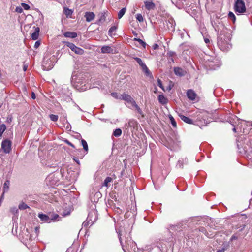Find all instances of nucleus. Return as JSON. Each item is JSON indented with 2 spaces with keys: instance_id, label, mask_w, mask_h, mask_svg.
<instances>
[{
  "instance_id": "1",
  "label": "nucleus",
  "mask_w": 252,
  "mask_h": 252,
  "mask_svg": "<svg viewBox=\"0 0 252 252\" xmlns=\"http://www.w3.org/2000/svg\"><path fill=\"white\" fill-rule=\"evenodd\" d=\"M231 36L229 33L224 31L220 32L218 37L217 44L219 48L223 51H226L232 47L230 43Z\"/></svg>"
},
{
  "instance_id": "2",
  "label": "nucleus",
  "mask_w": 252,
  "mask_h": 252,
  "mask_svg": "<svg viewBox=\"0 0 252 252\" xmlns=\"http://www.w3.org/2000/svg\"><path fill=\"white\" fill-rule=\"evenodd\" d=\"M122 234L120 232H119L118 237L120 242L121 244L123 250L125 251V248L129 252H136L138 249L136 243L133 241L129 234L127 236H125V243L123 242L122 238Z\"/></svg>"
},
{
  "instance_id": "3",
  "label": "nucleus",
  "mask_w": 252,
  "mask_h": 252,
  "mask_svg": "<svg viewBox=\"0 0 252 252\" xmlns=\"http://www.w3.org/2000/svg\"><path fill=\"white\" fill-rule=\"evenodd\" d=\"M38 216L41 221L48 223L50 222L51 221L56 220L59 217L58 214L51 213H49L48 215L42 213H39Z\"/></svg>"
},
{
  "instance_id": "4",
  "label": "nucleus",
  "mask_w": 252,
  "mask_h": 252,
  "mask_svg": "<svg viewBox=\"0 0 252 252\" xmlns=\"http://www.w3.org/2000/svg\"><path fill=\"white\" fill-rule=\"evenodd\" d=\"M235 10L240 13H244L246 11L245 3L243 0H237L235 4Z\"/></svg>"
},
{
  "instance_id": "5",
  "label": "nucleus",
  "mask_w": 252,
  "mask_h": 252,
  "mask_svg": "<svg viewBox=\"0 0 252 252\" xmlns=\"http://www.w3.org/2000/svg\"><path fill=\"white\" fill-rule=\"evenodd\" d=\"M11 142L10 140L6 139L2 142L1 150L5 154L9 153L11 150Z\"/></svg>"
},
{
  "instance_id": "6",
  "label": "nucleus",
  "mask_w": 252,
  "mask_h": 252,
  "mask_svg": "<svg viewBox=\"0 0 252 252\" xmlns=\"http://www.w3.org/2000/svg\"><path fill=\"white\" fill-rule=\"evenodd\" d=\"M81 144L84 150V153H82V151L81 149L77 150L76 152H78L77 154L78 155L79 157L80 158H82L85 156V155H86L88 152V146L87 142L84 139H83L81 140Z\"/></svg>"
},
{
  "instance_id": "7",
  "label": "nucleus",
  "mask_w": 252,
  "mask_h": 252,
  "mask_svg": "<svg viewBox=\"0 0 252 252\" xmlns=\"http://www.w3.org/2000/svg\"><path fill=\"white\" fill-rule=\"evenodd\" d=\"M133 59L137 62L139 65L141 67L143 71L147 76L151 75V72L148 69L146 65L142 62V60L138 57H134Z\"/></svg>"
},
{
  "instance_id": "8",
  "label": "nucleus",
  "mask_w": 252,
  "mask_h": 252,
  "mask_svg": "<svg viewBox=\"0 0 252 252\" xmlns=\"http://www.w3.org/2000/svg\"><path fill=\"white\" fill-rule=\"evenodd\" d=\"M66 45L76 54L82 55L84 53V50L76 46L72 43L67 42Z\"/></svg>"
},
{
  "instance_id": "9",
  "label": "nucleus",
  "mask_w": 252,
  "mask_h": 252,
  "mask_svg": "<svg viewBox=\"0 0 252 252\" xmlns=\"http://www.w3.org/2000/svg\"><path fill=\"white\" fill-rule=\"evenodd\" d=\"M122 100H125L127 103L131 104V106L135 103L134 99L129 94L124 93V95L122 97Z\"/></svg>"
},
{
  "instance_id": "10",
  "label": "nucleus",
  "mask_w": 252,
  "mask_h": 252,
  "mask_svg": "<svg viewBox=\"0 0 252 252\" xmlns=\"http://www.w3.org/2000/svg\"><path fill=\"white\" fill-rule=\"evenodd\" d=\"M174 72L175 75L179 76H184L186 74V71L185 70L179 67H174Z\"/></svg>"
},
{
  "instance_id": "11",
  "label": "nucleus",
  "mask_w": 252,
  "mask_h": 252,
  "mask_svg": "<svg viewBox=\"0 0 252 252\" xmlns=\"http://www.w3.org/2000/svg\"><path fill=\"white\" fill-rule=\"evenodd\" d=\"M145 8L148 10H154L155 9V4L152 1H146L144 2Z\"/></svg>"
},
{
  "instance_id": "12",
  "label": "nucleus",
  "mask_w": 252,
  "mask_h": 252,
  "mask_svg": "<svg viewBox=\"0 0 252 252\" xmlns=\"http://www.w3.org/2000/svg\"><path fill=\"white\" fill-rule=\"evenodd\" d=\"M85 17L87 22L92 21L95 17V15L92 12H86L85 14Z\"/></svg>"
},
{
  "instance_id": "13",
  "label": "nucleus",
  "mask_w": 252,
  "mask_h": 252,
  "mask_svg": "<svg viewBox=\"0 0 252 252\" xmlns=\"http://www.w3.org/2000/svg\"><path fill=\"white\" fill-rule=\"evenodd\" d=\"M187 95L188 98L191 100H194L196 96V94L192 90H188L187 92Z\"/></svg>"
},
{
  "instance_id": "14",
  "label": "nucleus",
  "mask_w": 252,
  "mask_h": 252,
  "mask_svg": "<svg viewBox=\"0 0 252 252\" xmlns=\"http://www.w3.org/2000/svg\"><path fill=\"white\" fill-rule=\"evenodd\" d=\"M101 53H113V49L109 46H104L101 48Z\"/></svg>"
},
{
  "instance_id": "15",
  "label": "nucleus",
  "mask_w": 252,
  "mask_h": 252,
  "mask_svg": "<svg viewBox=\"0 0 252 252\" xmlns=\"http://www.w3.org/2000/svg\"><path fill=\"white\" fill-rule=\"evenodd\" d=\"M63 35L65 37L74 38L77 37V34L75 32H66L63 33Z\"/></svg>"
},
{
  "instance_id": "16",
  "label": "nucleus",
  "mask_w": 252,
  "mask_h": 252,
  "mask_svg": "<svg viewBox=\"0 0 252 252\" xmlns=\"http://www.w3.org/2000/svg\"><path fill=\"white\" fill-rule=\"evenodd\" d=\"M179 117L180 119L184 122L187 124H193V120L189 118L186 117L183 115L180 114Z\"/></svg>"
},
{
  "instance_id": "17",
  "label": "nucleus",
  "mask_w": 252,
  "mask_h": 252,
  "mask_svg": "<svg viewBox=\"0 0 252 252\" xmlns=\"http://www.w3.org/2000/svg\"><path fill=\"white\" fill-rule=\"evenodd\" d=\"M158 99L160 103L162 105L166 104L168 103V99L163 94H159L158 97Z\"/></svg>"
},
{
  "instance_id": "18",
  "label": "nucleus",
  "mask_w": 252,
  "mask_h": 252,
  "mask_svg": "<svg viewBox=\"0 0 252 252\" xmlns=\"http://www.w3.org/2000/svg\"><path fill=\"white\" fill-rule=\"evenodd\" d=\"M40 29L39 27H36L35 28L34 32L32 34V38L33 40H35L37 39L39 36V32Z\"/></svg>"
},
{
  "instance_id": "19",
  "label": "nucleus",
  "mask_w": 252,
  "mask_h": 252,
  "mask_svg": "<svg viewBox=\"0 0 252 252\" xmlns=\"http://www.w3.org/2000/svg\"><path fill=\"white\" fill-rule=\"evenodd\" d=\"M112 181V179L111 177H107L105 178L103 183V186H105L106 187H108L110 186V183Z\"/></svg>"
},
{
  "instance_id": "20",
  "label": "nucleus",
  "mask_w": 252,
  "mask_h": 252,
  "mask_svg": "<svg viewBox=\"0 0 252 252\" xmlns=\"http://www.w3.org/2000/svg\"><path fill=\"white\" fill-rule=\"evenodd\" d=\"M117 29V27L116 26L111 27L108 31V35L110 36H112L113 34H115Z\"/></svg>"
},
{
  "instance_id": "21",
  "label": "nucleus",
  "mask_w": 252,
  "mask_h": 252,
  "mask_svg": "<svg viewBox=\"0 0 252 252\" xmlns=\"http://www.w3.org/2000/svg\"><path fill=\"white\" fill-rule=\"evenodd\" d=\"M10 185V182L8 180H6L3 185V194L6 191H7L9 189V186Z\"/></svg>"
},
{
  "instance_id": "22",
  "label": "nucleus",
  "mask_w": 252,
  "mask_h": 252,
  "mask_svg": "<svg viewBox=\"0 0 252 252\" xmlns=\"http://www.w3.org/2000/svg\"><path fill=\"white\" fill-rule=\"evenodd\" d=\"M63 12L66 17H70L72 14V11L67 7L64 8Z\"/></svg>"
},
{
  "instance_id": "23",
  "label": "nucleus",
  "mask_w": 252,
  "mask_h": 252,
  "mask_svg": "<svg viewBox=\"0 0 252 252\" xmlns=\"http://www.w3.org/2000/svg\"><path fill=\"white\" fill-rule=\"evenodd\" d=\"M135 108L137 113L139 114L142 117H144V114L143 111L141 109V108L138 106V105L135 103L132 106Z\"/></svg>"
},
{
  "instance_id": "24",
  "label": "nucleus",
  "mask_w": 252,
  "mask_h": 252,
  "mask_svg": "<svg viewBox=\"0 0 252 252\" xmlns=\"http://www.w3.org/2000/svg\"><path fill=\"white\" fill-rule=\"evenodd\" d=\"M111 95L112 96H113L114 98L116 99L122 100V97L124 95V93L121 94H118L116 92H113L111 94Z\"/></svg>"
},
{
  "instance_id": "25",
  "label": "nucleus",
  "mask_w": 252,
  "mask_h": 252,
  "mask_svg": "<svg viewBox=\"0 0 252 252\" xmlns=\"http://www.w3.org/2000/svg\"><path fill=\"white\" fill-rule=\"evenodd\" d=\"M105 13H101L99 15V18L98 19V23H103L105 21L106 19V16L105 15Z\"/></svg>"
},
{
  "instance_id": "26",
  "label": "nucleus",
  "mask_w": 252,
  "mask_h": 252,
  "mask_svg": "<svg viewBox=\"0 0 252 252\" xmlns=\"http://www.w3.org/2000/svg\"><path fill=\"white\" fill-rule=\"evenodd\" d=\"M121 134H122V130L120 128L116 129L114 131L113 133V135L116 137L120 136Z\"/></svg>"
},
{
  "instance_id": "27",
  "label": "nucleus",
  "mask_w": 252,
  "mask_h": 252,
  "mask_svg": "<svg viewBox=\"0 0 252 252\" xmlns=\"http://www.w3.org/2000/svg\"><path fill=\"white\" fill-rule=\"evenodd\" d=\"M126 11V8H123L118 13V18L121 19L125 14Z\"/></svg>"
},
{
  "instance_id": "28",
  "label": "nucleus",
  "mask_w": 252,
  "mask_h": 252,
  "mask_svg": "<svg viewBox=\"0 0 252 252\" xmlns=\"http://www.w3.org/2000/svg\"><path fill=\"white\" fill-rule=\"evenodd\" d=\"M5 129L6 126L4 124L0 125V137L2 136Z\"/></svg>"
},
{
  "instance_id": "29",
  "label": "nucleus",
  "mask_w": 252,
  "mask_h": 252,
  "mask_svg": "<svg viewBox=\"0 0 252 252\" xmlns=\"http://www.w3.org/2000/svg\"><path fill=\"white\" fill-rule=\"evenodd\" d=\"M169 117V119H170V120L172 125L173 126V127H176L177 126V125H176V122L174 118L171 115H170Z\"/></svg>"
},
{
  "instance_id": "30",
  "label": "nucleus",
  "mask_w": 252,
  "mask_h": 252,
  "mask_svg": "<svg viewBox=\"0 0 252 252\" xmlns=\"http://www.w3.org/2000/svg\"><path fill=\"white\" fill-rule=\"evenodd\" d=\"M29 208V206L25 204V203L22 202V203L20 204L19 205V209L20 210H25L26 209Z\"/></svg>"
},
{
  "instance_id": "31",
  "label": "nucleus",
  "mask_w": 252,
  "mask_h": 252,
  "mask_svg": "<svg viewBox=\"0 0 252 252\" xmlns=\"http://www.w3.org/2000/svg\"><path fill=\"white\" fill-rule=\"evenodd\" d=\"M134 40L138 41L142 46H143L144 48H145L146 43L145 42H144L142 40L139 38H134Z\"/></svg>"
},
{
  "instance_id": "32",
  "label": "nucleus",
  "mask_w": 252,
  "mask_h": 252,
  "mask_svg": "<svg viewBox=\"0 0 252 252\" xmlns=\"http://www.w3.org/2000/svg\"><path fill=\"white\" fill-rule=\"evenodd\" d=\"M228 18L231 19L233 21V22H235L236 20V17L233 12H229V13H228Z\"/></svg>"
},
{
  "instance_id": "33",
  "label": "nucleus",
  "mask_w": 252,
  "mask_h": 252,
  "mask_svg": "<svg viewBox=\"0 0 252 252\" xmlns=\"http://www.w3.org/2000/svg\"><path fill=\"white\" fill-rule=\"evenodd\" d=\"M50 119L53 122H56L58 119V116L54 114H51L49 115Z\"/></svg>"
},
{
  "instance_id": "34",
  "label": "nucleus",
  "mask_w": 252,
  "mask_h": 252,
  "mask_svg": "<svg viewBox=\"0 0 252 252\" xmlns=\"http://www.w3.org/2000/svg\"><path fill=\"white\" fill-rule=\"evenodd\" d=\"M228 247L229 246L228 245H223V247L221 249H218L217 251V252H224L225 251H226Z\"/></svg>"
},
{
  "instance_id": "35",
  "label": "nucleus",
  "mask_w": 252,
  "mask_h": 252,
  "mask_svg": "<svg viewBox=\"0 0 252 252\" xmlns=\"http://www.w3.org/2000/svg\"><path fill=\"white\" fill-rule=\"evenodd\" d=\"M136 19L140 22L143 21V18L141 14H137L136 15Z\"/></svg>"
},
{
  "instance_id": "36",
  "label": "nucleus",
  "mask_w": 252,
  "mask_h": 252,
  "mask_svg": "<svg viewBox=\"0 0 252 252\" xmlns=\"http://www.w3.org/2000/svg\"><path fill=\"white\" fill-rule=\"evenodd\" d=\"M183 162H184L183 160H179L177 163V165H176L177 167L180 168H183Z\"/></svg>"
},
{
  "instance_id": "37",
  "label": "nucleus",
  "mask_w": 252,
  "mask_h": 252,
  "mask_svg": "<svg viewBox=\"0 0 252 252\" xmlns=\"http://www.w3.org/2000/svg\"><path fill=\"white\" fill-rule=\"evenodd\" d=\"M21 5H22V6L23 7V8L25 10H29L30 8V6L28 4H26V3H22L21 4Z\"/></svg>"
},
{
  "instance_id": "38",
  "label": "nucleus",
  "mask_w": 252,
  "mask_h": 252,
  "mask_svg": "<svg viewBox=\"0 0 252 252\" xmlns=\"http://www.w3.org/2000/svg\"><path fill=\"white\" fill-rule=\"evenodd\" d=\"M158 85L164 91V88H163V86L162 85V81L160 79H158Z\"/></svg>"
},
{
  "instance_id": "39",
  "label": "nucleus",
  "mask_w": 252,
  "mask_h": 252,
  "mask_svg": "<svg viewBox=\"0 0 252 252\" xmlns=\"http://www.w3.org/2000/svg\"><path fill=\"white\" fill-rule=\"evenodd\" d=\"M40 42L39 41H37L35 42L34 44V47L36 49H37L40 45Z\"/></svg>"
},
{
  "instance_id": "40",
  "label": "nucleus",
  "mask_w": 252,
  "mask_h": 252,
  "mask_svg": "<svg viewBox=\"0 0 252 252\" xmlns=\"http://www.w3.org/2000/svg\"><path fill=\"white\" fill-rule=\"evenodd\" d=\"M64 142L68 145L71 146L73 148H75L74 145L73 144H72L70 142H69L68 140H65Z\"/></svg>"
},
{
  "instance_id": "41",
  "label": "nucleus",
  "mask_w": 252,
  "mask_h": 252,
  "mask_svg": "<svg viewBox=\"0 0 252 252\" xmlns=\"http://www.w3.org/2000/svg\"><path fill=\"white\" fill-rule=\"evenodd\" d=\"M73 159L74 161H75L78 165L80 164V161L78 159V158L75 157H73Z\"/></svg>"
},
{
  "instance_id": "42",
  "label": "nucleus",
  "mask_w": 252,
  "mask_h": 252,
  "mask_svg": "<svg viewBox=\"0 0 252 252\" xmlns=\"http://www.w3.org/2000/svg\"><path fill=\"white\" fill-rule=\"evenodd\" d=\"M159 46L158 44L155 43L153 45V48L154 50L157 49L158 48Z\"/></svg>"
},
{
  "instance_id": "43",
  "label": "nucleus",
  "mask_w": 252,
  "mask_h": 252,
  "mask_svg": "<svg viewBox=\"0 0 252 252\" xmlns=\"http://www.w3.org/2000/svg\"><path fill=\"white\" fill-rule=\"evenodd\" d=\"M168 54L170 56V57H173V56H174L175 55V53L174 52H172V51H170V52H169L168 53Z\"/></svg>"
},
{
  "instance_id": "44",
  "label": "nucleus",
  "mask_w": 252,
  "mask_h": 252,
  "mask_svg": "<svg viewBox=\"0 0 252 252\" xmlns=\"http://www.w3.org/2000/svg\"><path fill=\"white\" fill-rule=\"evenodd\" d=\"M16 11L18 13H21L23 11V10L21 8L17 7L16 8Z\"/></svg>"
},
{
  "instance_id": "45",
  "label": "nucleus",
  "mask_w": 252,
  "mask_h": 252,
  "mask_svg": "<svg viewBox=\"0 0 252 252\" xmlns=\"http://www.w3.org/2000/svg\"><path fill=\"white\" fill-rule=\"evenodd\" d=\"M32 98L33 99H35L36 98L35 94L33 92L32 93Z\"/></svg>"
},
{
  "instance_id": "46",
  "label": "nucleus",
  "mask_w": 252,
  "mask_h": 252,
  "mask_svg": "<svg viewBox=\"0 0 252 252\" xmlns=\"http://www.w3.org/2000/svg\"><path fill=\"white\" fill-rule=\"evenodd\" d=\"M35 231L36 233L37 234H38V233L39 232V228L37 227H36L35 228Z\"/></svg>"
},
{
  "instance_id": "47",
  "label": "nucleus",
  "mask_w": 252,
  "mask_h": 252,
  "mask_svg": "<svg viewBox=\"0 0 252 252\" xmlns=\"http://www.w3.org/2000/svg\"><path fill=\"white\" fill-rule=\"evenodd\" d=\"M11 211H12V212L14 213L15 212H17L18 210L16 209V208H14L12 209H11Z\"/></svg>"
},
{
  "instance_id": "48",
  "label": "nucleus",
  "mask_w": 252,
  "mask_h": 252,
  "mask_svg": "<svg viewBox=\"0 0 252 252\" xmlns=\"http://www.w3.org/2000/svg\"><path fill=\"white\" fill-rule=\"evenodd\" d=\"M237 239V237L234 235H233L232 236L231 238V240H236Z\"/></svg>"
},
{
  "instance_id": "49",
  "label": "nucleus",
  "mask_w": 252,
  "mask_h": 252,
  "mask_svg": "<svg viewBox=\"0 0 252 252\" xmlns=\"http://www.w3.org/2000/svg\"><path fill=\"white\" fill-rule=\"evenodd\" d=\"M66 129H68V130H70V129H71V126H70V125L68 124V125L66 126Z\"/></svg>"
},
{
  "instance_id": "50",
  "label": "nucleus",
  "mask_w": 252,
  "mask_h": 252,
  "mask_svg": "<svg viewBox=\"0 0 252 252\" xmlns=\"http://www.w3.org/2000/svg\"><path fill=\"white\" fill-rule=\"evenodd\" d=\"M205 43H208L210 42L209 39L206 38L204 39Z\"/></svg>"
},
{
  "instance_id": "51",
  "label": "nucleus",
  "mask_w": 252,
  "mask_h": 252,
  "mask_svg": "<svg viewBox=\"0 0 252 252\" xmlns=\"http://www.w3.org/2000/svg\"><path fill=\"white\" fill-rule=\"evenodd\" d=\"M27 66L24 65V67H23L24 71H26L27 70Z\"/></svg>"
},
{
  "instance_id": "52",
  "label": "nucleus",
  "mask_w": 252,
  "mask_h": 252,
  "mask_svg": "<svg viewBox=\"0 0 252 252\" xmlns=\"http://www.w3.org/2000/svg\"><path fill=\"white\" fill-rule=\"evenodd\" d=\"M232 130L234 132H236V129L235 127H234L232 129Z\"/></svg>"
},
{
  "instance_id": "53",
  "label": "nucleus",
  "mask_w": 252,
  "mask_h": 252,
  "mask_svg": "<svg viewBox=\"0 0 252 252\" xmlns=\"http://www.w3.org/2000/svg\"><path fill=\"white\" fill-rule=\"evenodd\" d=\"M83 224H84V226H86L87 225V223L84 222Z\"/></svg>"
},
{
  "instance_id": "54",
  "label": "nucleus",
  "mask_w": 252,
  "mask_h": 252,
  "mask_svg": "<svg viewBox=\"0 0 252 252\" xmlns=\"http://www.w3.org/2000/svg\"><path fill=\"white\" fill-rule=\"evenodd\" d=\"M48 62V60L46 61H44V62H43L44 64H45V62ZM46 64H47V63H46Z\"/></svg>"
},
{
  "instance_id": "55",
  "label": "nucleus",
  "mask_w": 252,
  "mask_h": 252,
  "mask_svg": "<svg viewBox=\"0 0 252 252\" xmlns=\"http://www.w3.org/2000/svg\"><path fill=\"white\" fill-rule=\"evenodd\" d=\"M66 252H69V250L67 249V251H66Z\"/></svg>"
},
{
  "instance_id": "56",
  "label": "nucleus",
  "mask_w": 252,
  "mask_h": 252,
  "mask_svg": "<svg viewBox=\"0 0 252 252\" xmlns=\"http://www.w3.org/2000/svg\"><path fill=\"white\" fill-rule=\"evenodd\" d=\"M68 214H69V212H68V213H67V214H64V216L66 215H68Z\"/></svg>"
},
{
  "instance_id": "57",
  "label": "nucleus",
  "mask_w": 252,
  "mask_h": 252,
  "mask_svg": "<svg viewBox=\"0 0 252 252\" xmlns=\"http://www.w3.org/2000/svg\"><path fill=\"white\" fill-rule=\"evenodd\" d=\"M171 60H172V62H174V60H173V59H172H172H171Z\"/></svg>"
},
{
  "instance_id": "58",
  "label": "nucleus",
  "mask_w": 252,
  "mask_h": 252,
  "mask_svg": "<svg viewBox=\"0 0 252 252\" xmlns=\"http://www.w3.org/2000/svg\"><path fill=\"white\" fill-rule=\"evenodd\" d=\"M8 121H11V119L10 118V119H8Z\"/></svg>"
},
{
  "instance_id": "59",
  "label": "nucleus",
  "mask_w": 252,
  "mask_h": 252,
  "mask_svg": "<svg viewBox=\"0 0 252 252\" xmlns=\"http://www.w3.org/2000/svg\"><path fill=\"white\" fill-rule=\"evenodd\" d=\"M8 121H11V119L10 118V119H8Z\"/></svg>"
}]
</instances>
